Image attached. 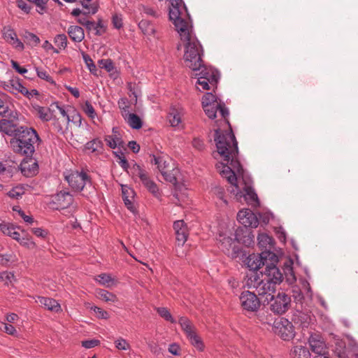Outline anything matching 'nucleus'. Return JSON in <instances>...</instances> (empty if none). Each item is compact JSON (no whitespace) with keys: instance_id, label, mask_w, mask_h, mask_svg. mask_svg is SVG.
<instances>
[{"instance_id":"1","label":"nucleus","mask_w":358,"mask_h":358,"mask_svg":"<svg viewBox=\"0 0 358 358\" xmlns=\"http://www.w3.org/2000/svg\"><path fill=\"white\" fill-rule=\"evenodd\" d=\"M170 3L169 20L173 21L180 38L185 42V62L193 71H199L203 66V49L199 41L193 37L192 30L189 28V22L185 19L190 20V15L185 4L182 6V0H168Z\"/></svg>"},{"instance_id":"2","label":"nucleus","mask_w":358,"mask_h":358,"mask_svg":"<svg viewBox=\"0 0 358 358\" xmlns=\"http://www.w3.org/2000/svg\"><path fill=\"white\" fill-rule=\"evenodd\" d=\"M227 122L229 126V131H222L219 128L215 130L214 141L217 150L223 160L227 162V164H217V169L220 175L238 190L236 172L243 173V169L238 157V142L229 122L227 120Z\"/></svg>"},{"instance_id":"3","label":"nucleus","mask_w":358,"mask_h":358,"mask_svg":"<svg viewBox=\"0 0 358 358\" xmlns=\"http://www.w3.org/2000/svg\"><path fill=\"white\" fill-rule=\"evenodd\" d=\"M0 120V131L11 136L10 147L21 156L31 158L35 152V145L41 141L37 131L32 127L17 126L16 122Z\"/></svg>"},{"instance_id":"4","label":"nucleus","mask_w":358,"mask_h":358,"mask_svg":"<svg viewBox=\"0 0 358 358\" xmlns=\"http://www.w3.org/2000/svg\"><path fill=\"white\" fill-rule=\"evenodd\" d=\"M262 278L257 273H250L246 285L249 288H255L259 295L268 294L275 291L276 285H280L283 280V275L278 266H268L264 273L261 272Z\"/></svg>"},{"instance_id":"5","label":"nucleus","mask_w":358,"mask_h":358,"mask_svg":"<svg viewBox=\"0 0 358 358\" xmlns=\"http://www.w3.org/2000/svg\"><path fill=\"white\" fill-rule=\"evenodd\" d=\"M246 260V264L252 271L251 273H257L262 266H265V268H268V266H277L278 257L271 250H264L259 254L249 255Z\"/></svg>"},{"instance_id":"6","label":"nucleus","mask_w":358,"mask_h":358,"mask_svg":"<svg viewBox=\"0 0 358 358\" xmlns=\"http://www.w3.org/2000/svg\"><path fill=\"white\" fill-rule=\"evenodd\" d=\"M266 300L270 302L271 310L277 315L285 313L291 306V297L285 292H278L275 296L271 295Z\"/></svg>"},{"instance_id":"7","label":"nucleus","mask_w":358,"mask_h":358,"mask_svg":"<svg viewBox=\"0 0 358 358\" xmlns=\"http://www.w3.org/2000/svg\"><path fill=\"white\" fill-rule=\"evenodd\" d=\"M73 202V196L69 192L60 191L52 195L48 203L50 208L54 210H61L70 207Z\"/></svg>"},{"instance_id":"8","label":"nucleus","mask_w":358,"mask_h":358,"mask_svg":"<svg viewBox=\"0 0 358 358\" xmlns=\"http://www.w3.org/2000/svg\"><path fill=\"white\" fill-rule=\"evenodd\" d=\"M274 332L284 341H290L295 336L294 327L292 322L281 317L273 323Z\"/></svg>"},{"instance_id":"9","label":"nucleus","mask_w":358,"mask_h":358,"mask_svg":"<svg viewBox=\"0 0 358 358\" xmlns=\"http://www.w3.org/2000/svg\"><path fill=\"white\" fill-rule=\"evenodd\" d=\"M69 186L75 191L80 192L87 183L92 184L90 176L85 171H78L71 173L65 177Z\"/></svg>"},{"instance_id":"10","label":"nucleus","mask_w":358,"mask_h":358,"mask_svg":"<svg viewBox=\"0 0 358 358\" xmlns=\"http://www.w3.org/2000/svg\"><path fill=\"white\" fill-rule=\"evenodd\" d=\"M239 298L243 310L248 312H257L259 309L261 302L254 292L243 291Z\"/></svg>"},{"instance_id":"11","label":"nucleus","mask_w":358,"mask_h":358,"mask_svg":"<svg viewBox=\"0 0 358 358\" xmlns=\"http://www.w3.org/2000/svg\"><path fill=\"white\" fill-rule=\"evenodd\" d=\"M238 221L243 226L248 228H256L259 224V220L256 215L250 209H243L237 214Z\"/></svg>"},{"instance_id":"12","label":"nucleus","mask_w":358,"mask_h":358,"mask_svg":"<svg viewBox=\"0 0 358 358\" xmlns=\"http://www.w3.org/2000/svg\"><path fill=\"white\" fill-rule=\"evenodd\" d=\"M254 238L251 229L243 225L238 227L235 231V240L247 247L254 243Z\"/></svg>"},{"instance_id":"13","label":"nucleus","mask_w":358,"mask_h":358,"mask_svg":"<svg viewBox=\"0 0 358 358\" xmlns=\"http://www.w3.org/2000/svg\"><path fill=\"white\" fill-rule=\"evenodd\" d=\"M173 227L178 245L182 246L187 241L189 235L187 224L182 220H176L173 222Z\"/></svg>"},{"instance_id":"14","label":"nucleus","mask_w":358,"mask_h":358,"mask_svg":"<svg viewBox=\"0 0 358 358\" xmlns=\"http://www.w3.org/2000/svg\"><path fill=\"white\" fill-rule=\"evenodd\" d=\"M220 248L224 253L229 254L230 248H232V252L231 254L233 258L238 257L239 253L243 252L242 250L234 245L235 238L233 239L231 237L220 235Z\"/></svg>"},{"instance_id":"15","label":"nucleus","mask_w":358,"mask_h":358,"mask_svg":"<svg viewBox=\"0 0 358 358\" xmlns=\"http://www.w3.org/2000/svg\"><path fill=\"white\" fill-rule=\"evenodd\" d=\"M0 116L4 117L1 120L10 121L11 124L13 122H16L18 120L17 112L10 108V104L0 98Z\"/></svg>"},{"instance_id":"16","label":"nucleus","mask_w":358,"mask_h":358,"mask_svg":"<svg viewBox=\"0 0 358 358\" xmlns=\"http://www.w3.org/2000/svg\"><path fill=\"white\" fill-rule=\"evenodd\" d=\"M308 343L312 352H314L315 355H328L326 352L327 348L325 343L320 339L319 335L311 334L308 338Z\"/></svg>"},{"instance_id":"17","label":"nucleus","mask_w":358,"mask_h":358,"mask_svg":"<svg viewBox=\"0 0 358 358\" xmlns=\"http://www.w3.org/2000/svg\"><path fill=\"white\" fill-rule=\"evenodd\" d=\"M292 322L302 329H307L311 322V317L308 313L300 310H296L292 316Z\"/></svg>"},{"instance_id":"18","label":"nucleus","mask_w":358,"mask_h":358,"mask_svg":"<svg viewBox=\"0 0 358 358\" xmlns=\"http://www.w3.org/2000/svg\"><path fill=\"white\" fill-rule=\"evenodd\" d=\"M199 70H201L200 72L196 74L198 77L206 80L209 79L210 85L213 86L217 85L219 80V75L217 71H215L212 69L207 68L203 64Z\"/></svg>"},{"instance_id":"19","label":"nucleus","mask_w":358,"mask_h":358,"mask_svg":"<svg viewBox=\"0 0 358 358\" xmlns=\"http://www.w3.org/2000/svg\"><path fill=\"white\" fill-rule=\"evenodd\" d=\"M38 302L48 310L55 313H59L62 310L60 304L54 299L38 296Z\"/></svg>"},{"instance_id":"20","label":"nucleus","mask_w":358,"mask_h":358,"mask_svg":"<svg viewBox=\"0 0 358 358\" xmlns=\"http://www.w3.org/2000/svg\"><path fill=\"white\" fill-rule=\"evenodd\" d=\"M131 175L135 180L138 178L142 184L150 177L148 171L137 163H134L130 168Z\"/></svg>"},{"instance_id":"21","label":"nucleus","mask_w":358,"mask_h":358,"mask_svg":"<svg viewBox=\"0 0 358 358\" xmlns=\"http://www.w3.org/2000/svg\"><path fill=\"white\" fill-rule=\"evenodd\" d=\"M37 116L43 122H48L53 118V110L50 108L41 106L37 104L32 105Z\"/></svg>"},{"instance_id":"22","label":"nucleus","mask_w":358,"mask_h":358,"mask_svg":"<svg viewBox=\"0 0 358 358\" xmlns=\"http://www.w3.org/2000/svg\"><path fill=\"white\" fill-rule=\"evenodd\" d=\"M70 38L75 43H80L85 38L84 29L77 25H71L67 30Z\"/></svg>"},{"instance_id":"23","label":"nucleus","mask_w":358,"mask_h":358,"mask_svg":"<svg viewBox=\"0 0 358 358\" xmlns=\"http://www.w3.org/2000/svg\"><path fill=\"white\" fill-rule=\"evenodd\" d=\"M244 192L245 194H243V192L238 191L236 192V197L238 200L241 199L243 196L245 199L248 202H256L257 204H259L257 194L252 187L245 186L244 187Z\"/></svg>"},{"instance_id":"24","label":"nucleus","mask_w":358,"mask_h":358,"mask_svg":"<svg viewBox=\"0 0 358 358\" xmlns=\"http://www.w3.org/2000/svg\"><path fill=\"white\" fill-rule=\"evenodd\" d=\"M85 150L95 153L96 155H100L103 150V143L99 138H94L85 145Z\"/></svg>"},{"instance_id":"25","label":"nucleus","mask_w":358,"mask_h":358,"mask_svg":"<svg viewBox=\"0 0 358 358\" xmlns=\"http://www.w3.org/2000/svg\"><path fill=\"white\" fill-rule=\"evenodd\" d=\"M21 85V80L18 77H13L8 82H3L2 87L5 90L12 94H17Z\"/></svg>"},{"instance_id":"26","label":"nucleus","mask_w":358,"mask_h":358,"mask_svg":"<svg viewBox=\"0 0 358 358\" xmlns=\"http://www.w3.org/2000/svg\"><path fill=\"white\" fill-rule=\"evenodd\" d=\"M15 229L16 227L10 223L2 222L0 224V230L3 234L10 236L15 241H17L20 234L19 232L15 231Z\"/></svg>"},{"instance_id":"27","label":"nucleus","mask_w":358,"mask_h":358,"mask_svg":"<svg viewBox=\"0 0 358 358\" xmlns=\"http://www.w3.org/2000/svg\"><path fill=\"white\" fill-rule=\"evenodd\" d=\"M258 245L262 249V251L270 250L273 245V239L271 236L266 234H260L257 237Z\"/></svg>"},{"instance_id":"28","label":"nucleus","mask_w":358,"mask_h":358,"mask_svg":"<svg viewBox=\"0 0 358 358\" xmlns=\"http://www.w3.org/2000/svg\"><path fill=\"white\" fill-rule=\"evenodd\" d=\"M139 29L145 35L152 36L155 35L156 32V29L154 25L151 23L150 21L148 20L143 19L141 20L138 24Z\"/></svg>"},{"instance_id":"29","label":"nucleus","mask_w":358,"mask_h":358,"mask_svg":"<svg viewBox=\"0 0 358 358\" xmlns=\"http://www.w3.org/2000/svg\"><path fill=\"white\" fill-rule=\"evenodd\" d=\"M290 355L294 358H310V353L306 347L296 345L291 350Z\"/></svg>"},{"instance_id":"30","label":"nucleus","mask_w":358,"mask_h":358,"mask_svg":"<svg viewBox=\"0 0 358 358\" xmlns=\"http://www.w3.org/2000/svg\"><path fill=\"white\" fill-rule=\"evenodd\" d=\"M178 323L185 333L186 336L196 331L195 327L187 317H180L178 320Z\"/></svg>"},{"instance_id":"31","label":"nucleus","mask_w":358,"mask_h":358,"mask_svg":"<svg viewBox=\"0 0 358 358\" xmlns=\"http://www.w3.org/2000/svg\"><path fill=\"white\" fill-rule=\"evenodd\" d=\"M190 343L196 348L199 351L203 352L204 350V344L201 337L196 334V331L187 336Z\"/></svg>"},{"instance_id":"32","label":"nucleus","mask_w":358,"mask_h":358,"mask_svg":"<svg viewBox=\"0 0 358 358\" xmlns=\"http://www.w3.org/2000/svg\"><path fill=\"white\" fill-rule=\"evenodd\" d=\"M159 172L166 182H169L174 185L177 184L178 180L176 176V173L178 172V170H175L173 169L171 171H170L169 169L165 171L164 166H163V168L160 169Z\"/></svg>"},{"instance_id":"33","label":"nucleus","mask_w":358,"mask_h":358,"mask_svg":"<svg viewBox=\"0 0 358 358\" xmlns=\"http://www.w3.org/2000/svg\"><path fill=\"white\" fill-rule=\"evenodd\" d=\"M96 294L100 299L106 302H115L117 301V298L115 294L106 289H96Z\"/></svg>"},{"instance_id":"34","label":"nucleus","mask_w":358,"mask_h":358,"mask_svg":"<svg viewBox=\"0 0 358 358\" xmlns=\"http://www.w3.org/2000/svg\"><path fill=\"white\" fill-rule=\"evenodd\" d=\"M167 119L171 127H178L181 123L180 113L176 108H171L168 114Z\"/></svg>"},{"instance_id":"35","label":"nucleus","mask_w":358,"mask_h":358,"mask_svg":"<svg viewBox=\"0 0 358 358\" xmlns=\"http://www.w3.org/2000/svg\"><path fill=\"white\" fill-rule=\"evenodd\" d=\"M127 122L132 129H139L143 125L141 119L135 113L128 114Z\"/></svg>"},{"instance_id":"36","label":"nucleus","mask_w":358,"mask_h":358,"mask_svg":"<svg viewBox=\"0 0 358 358\" xmlns=\"http://www.w3.org/2000/svg\"><path fill=\"white\" fill-rule=\"evenodd\" d=\"M25 193V187L22 184H19L13 187L8 193L7 195L15 199H18Z\"/></svg>"},{"instance_id":"37","label":"nucleus","mask_w":358,"mask_h":358,"mask_svg":"<svg viewBox=\"0 0 358 358\" xmlns=\"http://www.w3.org/2000/svg\"><path fill=\"white\" fill-rule=\"evenodd\" d=\"M52 120V128L55 131L64 134L65 132V127H67L69 123H64V120L56 117L53 115Z\"/></svg>"},{"instance_id":"38","label":"nucleus","mask_w":358,"mask_h":358,"mask_svg":"<svg viewBox=\"0 0 358 358\" xmlns=\"http://www.w3.org/2000/svg\"><path fill=\"white\" fill-rule=\"evenodd\" d=\"M25 42L31 46H36L40 43V38L35 34L26 31L24 34Z\"/></svg>"},{"instance_id":"39","label":"nucleus","mask_w":358,"mask_h":358,"mask_svg":"<svg viewBox=\"0 0 358 358\" xmlns=\"http://www.w3.org/2000/svg\"><path fill=\"white\" fill-rule=\"evenodd\" d=\"M217 96L213 94L212 92H206L203 96H202V106H207L210 107V105H216L217 103Z\"/></svg>"},{"instance_id":"40","label":"nucleus","mask_w":358,"mask_h":358,"mask_svg":"<svg viewBox=\"0 0 358 358\" xmlns=\"http://www.w3.org/2000/svg\"><path fill=\"white\" fill-rule=\"evenodd\" d=\"M2 34L3 39L8 43L17 36L15 31L9 26L3 28Z\"/></svg>"},{"instance_id":"41","label":"nucleus","mask_w":358,"mask_h":358,"mask_svg":"<svg viewBox=\"0 0 358 358\" xmlns=\"http://www.w3.org/2000/svg\"><path fill=\"white\" fill-rule=\"evenodd\" d=\"M157 312L160 317L164 318L166 321L170 322L171 323H176V320L173 319L167 308L159 307L157 308Z\"/></svg>"},{"instance_id":"42","label":"nucleus","mask_w":358,"mask_h":358,"mask_svg":"<svg viewBox=\"0 0 358 358\" xmlns=\"http://www.w3.org/2000/svg\"><path fill=\"white\" fill-rule=\"evenodd\" d=\"M54 43L61 50L65 49L67 46V36L64 34H60L55 36Z\"/></svg>"},{"instance_id":"43","label":"nucleus","mask_w":358,"mask_h":358,"mask_svg":"<svg viewBox=\"0 0 358 358\" xmlns=\"http://www.w3.org/2000/svg\"><path fill=\"white\" fill-rule=\"evenodd\" d=\"M292 264H293L292 260L289 259V261H287V262H285L284 264V268H283L285 275L287 276L289 274L290 276L292 277V280H290L289 278H287V281H289L290 283L296 281V278L294 276L293 268L292 266Z\"/></svg>"},{"instance_id":"44","label":"nucleus","mask_w":358,"mask_h":358,"mask_svg":"<svg viewBox=\"0 0 358 358\" xmlns=\"http://www.w3.org/2000/svg\"><path fill=\"white\" fill-rule=\"evenodd\" d=\"M83 59L88 67L89 71L94 75H96L97 69L91 59L90 56L85 52L83 53Z\"/></svg>"},{"instance_id":"45","label":"nucleus","mask_w":358,"mask_h":358,"mask_svg":"<svg viewBox=\"0 0 358 358\" xmlns=\"http://www.w3.org/2000/svg\"><path fill=\"white\" fill-rule=\"evenodd\" d=\"M207 106H202L203 109L206 113V115L210 118V119H215L216 117L217 111L218 110L219 103H217L216 105H210V107Z\"/></svg>"},{"instance_id":"46","label":"nucleus","mask_w":358,"mask_h":358,"mask_svg":"<svg viewBox=\"0 0 358 358\" xmlns=\"http://www.w3.org/2000/svg\"><path fill=\"white\" fill-rule=\"evenodd\" d=\"M98 63L101 69H104L108 73L115 69L113 62L110 59H102Z\"/></svg>"},{"instance_id":"47","label":"nucleus","mask_w":358,"mask_h":358,"mask_svg":"<svg viewBox=\"0 0 358 358\" xmlns=\"http://www.w3.org/2000/svg\"><path fill=\"white\" fill-rule=\"evenodd\" d=\"M83 109L85 114L91 119H94L96 116V113L90 101H86L83 106Z\"/></svg>"},{"instance_id":"48","label":"nucleus","mask_w":358,"mask_h":358,"mask_svg":"<svg viewBox=\"0 0 358 358\" xmlns=\"http://www.w3.org/2000/svg\"><path fill=\"white\" fill-rule=\"evenodd\" d=\"M21 245L29 248L33 249L36 247V243L32 241L30 236H26L25 237L20 238L17 241Z\"/></svg>"},{"instance_id":"49","label":"nucleus","mask_w":358,"mask_h":358,"mask_svg":"<svg viewBox=\"0 0 358 358\" xmlns=\"http://www.w3.org/2000/svg\"><path fill=\"white\" fill-rule=\"evenodd\" d=\"M147 189L152 194L156 195L159 192L157 184L150 177L143 183Z\"/></svg>"},{"instance_id":"50","label":"nucleus","mask_w":358,"mask_h":358,"mask_svg":"<svg viewBox=\"0 0 358 358\" xmlns=\"http://www.w3.org/2000/svg\"><path fill=\"white\" fill-rule=\"evenodd\" d=\"M36 71L37 76L41 79L45 80V81H47L51 84H55V83L53 80V79L52 78V77L49 76V74L48 73V72L45 70L36 67Z\"/></svg>"},{"instance_id":"51","label":"nucleus","mask_w":358,"mask_h":358,"mask_svg":"<svg viewBox=\"0 0 358 358\" xmlns=\"http://www.w3.org/2000/svg\"><path fill=\"white\" fill-rule=\"evenodd\" d=\"M122 194L123 200L126 199H131V200H134L135 192L133 189L127 186H122Z\"/></svg>"},{"instance_id":"52","label":"nucleus","mask_w":358,"mask_h":358,"mask_svg":"<svg viewBox=\"0 0 358 358\" xmlns=\"http://www.w3.org/2000/svg\"><path fill=\"white\" fill-rule=\"evenodd\" d=\"M13 210L17 212L20 216L23 219L25 222L31 224L34 222V218L31 216L25 215L24 212L20 208L19 206H14Z\"/></svg>"},{"instance_id":"53","label":"nucleus","mask_w":358,"mask_h":358,"mask_svg":"<svg viewBox=\"0 0 358 358\" xmlns=\"http://www.w3.org/2000/svg\"><path fill=\"white\" fill-rule=\"evenodd\" d=\"M115 347L120 350H129L131 346L129 343L124 338H120L115 341Z\"/></svg>"},{"instance_id":"54","label":"nucleus","mask_w":358,"mask_h":358,"mask_svg":"<svg viewBox=\"0 0 358 358\" xmlns=\"http://www.w3.org/2000/svg\"><path fill=\"white\" fill-rule=\"evenodd\" d=\"M55 106L56 108L59 110L61 115H62V120H64V123H69L71 121L70 116L68 115L67 112L65 110L63 106H60L58 102H54L51 104V106Z\"/></svg>"},{"instance_id":"55","label":"nucleus","mask_w":358,"mask_h":358,"mask_svg":"<svg viewBox=\"0 0 358 358\" xmlns=\"http://www.w3.org/2000/svg\"><path fill=\"white\" fill-rule=\"evenodd\" d=\"M96 280L99 284L108 287V284L113 281V278L108 274L101 273L97 276Z\"/></svg>"},{"instance_id":"56","label":"nucleus","mask_w":358,"mask_h":358,"mask_svg":"<svg viewBox=\"0 0 358 358\" xmlns=\"http://www.w3.org/2000/svg\"><path fill=\"white\" fill-rule=\"evenodd\" d=\"M141 10H142L145 14L155 18H158L160 15L153 8L147 6L142 5Z\"/></svg>"},{"instance_id":"57","label":"nucleus","mask_w":358,"mask_h":358,"mask_svg":"<svg viewBox=\"0 0 358 358\" xmlns=\"http://www.w3.org/2000/svg\"><path fill=\"white\" fill-rule=\"evenodd\" d=\"M91 309L96 313L97 317L99 319H108L109 317L108 313L98 306H94Z\"/></svg>"},{"instance_id":"58","label":"nucleus","mask_w":358,"mask_h":358,"mask_svg":"<svg viewBox=\"0 0 358 358\" xmlns=\"http://www.w3.org/2000/svg\"><path fill=\"white\" fill-rule=\"evenodd\" d=\"M81 344L83 348L90 349L99 345L100 341L97 339L85 340L83 341Z\"/></svg>"},{"instance_id":"59","label":"nucleus","mask_w":358,"mask_h":358,"mask_svg":"<svg viewBox=\"0 0 358 358\" xmlns=\"http://www.w3.org/2000/svg\"><path fill=\"white\" fill-rule=\"evenodd\" d=\"M95 35L101 36L106 31V27L104 26L101 19H99L97 22H95Z\"/></svg>"},{"instance_id":"60","label":"nucleus","mask_w":358,"mask_h":358,"mask_svg":"<svg viewBox=\"0 0 358 358\" xmlns=\"http://www.w3.org/2000/svg\"><path fill=\"white\" fill-rule=\"evenodd\" d=\"M16 3L17 7L25 13L28 14L30 13L31 6L27 4L24 0H16Z\"/></svg>"},{"instance_id":"61","label":"nucleus","mask_w":358,"mask_h":358,"mask_svg":"<svg viewBox=\"0 0 358 358\" xmlns=\"http://www.w3.org/2000/svg\"><path fill=\"white\" fill-rule=\"evenodd\" d=\"M2 327H0L1 329H3L6 333L10 334V335H15L17 334V331L15 328L10 324L7 323H2Z\"/></svg>"},{"instance_id":"62","label":"nucleus","mask_w":358,"mask_h":358,"mask_svg":"<svg viewBox=\"0 0 358 358\" xmlns=\"http://www.w3.org/2000/svg\"><path fill=\"white\" fill-rule=\"evenodd\" d=\"M150 163L154 164L157 166V169L159 171L161 168H163L162 166V161H163V157L162 156H157L155 155H150Z\"/></svg>"},{"instance_id":"63","label":"nucleus","mask_w":358,"mask_h":358,"mask_svg":"<svg viewBox=\"0 0 358 358\" xmlns=\"http://www.w3.org/2000/svg\"><path fill=\"white\" fill-rule=\"evenodd\" d=\"M213 192L218 199L222 201L226 205L227 204V201L224 199V189L222 187H215Z\"/></svg>"},{"instance_id":"64","label":"nucleus","mask_w":358,"mask_h":358,"mask_svg":"<svg viewBox=\"0 0 358 358\" xmlns=\"http://www.w3.org/2000/svg\"><path fill=\"white\" fill-rule=\"evenodd\" d=\"M14 48L17 50L22 51L24 49V45L23 43L17 38V36L9 43Z\"/></svg>"}]
</instances>
